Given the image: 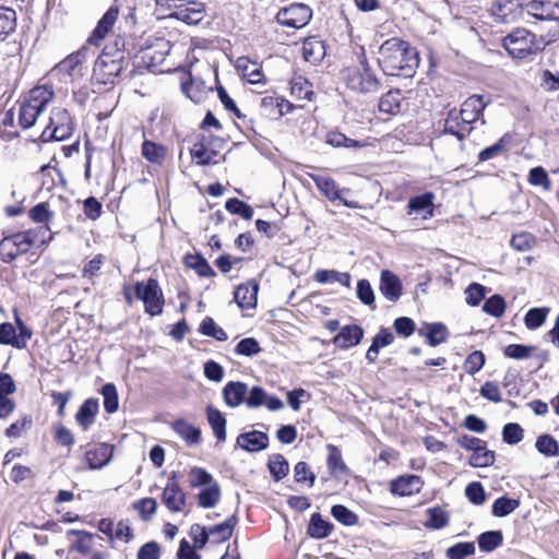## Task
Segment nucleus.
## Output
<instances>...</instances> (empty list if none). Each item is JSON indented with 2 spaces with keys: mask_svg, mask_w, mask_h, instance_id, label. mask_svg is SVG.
<instances>
[{
  "mask_svg": "<svg viewBox=\"0 0 559 559\" xmlns=\"http://www.w3.org/2000/svg\"><path fill=\"white\" fill-rule=\"evenodd\" d=\"M378 63L386 75L411 78L419 59L417 51L407 41L393 37L380 46Z\"/></svg>",
  "mask_w": 559,
  "mask_h": 559,
  "instance_id": "1",
  "label": "nucleus"
},
{
  "mask_svg": "<svg viewBox=\"0 0 559 559\" xmlns=\"http://www.w3.org/2000/svg\"><path fill=\"white\" fill-rule=\"evenodd\" d=\"M123 40L117 38L115 47L106 46L93 68L94 78L102 84L112 83L123 69L124 56L121 50Z\"/></svg>",
  "mask_w": 559,
  "mask_h": 559,
  "instance_id": "2",
  "label": "nucleus"
},
{
  "mask_svg": "<svg viewBox=\"0 0 559 559\" xmlns=\"http://www.w3.org/2000/svg\"><path fill=\"white\" fill-rule=\"evenodd\" d=\"M53 91L48 86H36L31 90L28 97L22 103L19 122L23 129L32 128L38 116L53 98Z\"/></svg>",
  "mask_w": 559,
  "mask_h": 559,
  "instance_id": "3",
  "label": "nucleus"
},
{
  "mask_svg": "<svg viewBox=\"0 0 559 559\" xmlns=\"http://www.w3.org/2000/svg\"><path fill=\"white\" fill-rule=\"evenodd\" d=\"M503 47L512 58L524 59L543 49L536 35L525 28H516L503 38Z\"/></svg>",
  "mask_w": 559,
  "mask_h": 559,
  "instance_id": "4",
  "label": "nucleus"
},
{
  "mask_svg": "<svg viewBox=\"0 0 559 559\" xmlns=\"http://www.w3.org/2000/svg\"><path fill=\"white\" fill-rule=\"evenodd\" d=\"M35 243V231L26 230L4 237L0 241V259L12 262L19 255L26 253Z\"/></svg>",
  "mask_w": 559,
  "mask_h": 559,
  "instance_id": "5",
  "label": "nucleus"
},
{
  "mask_svg": "<svg viewBox=\"0 0 559 559\" xmlns=\"http://www.w3.org/2000/svg\"><path fill=\"white\" fill-rule=\"evenodd\" d=\"M361 69H347L345 81L347 86L360 93H376L380 82L367 64L366 59L361 61Z\"/></svg>",
  "mask_w": 559,
  "mask_h": 559,
  "instance_id": "6",
  "label": "nucleus"
},
{
  "mask_svg": "<svg viewBox=\"0 0 559 559\" xmlns=\"http://www.w3.org/2000/svg\"><path fill=\"white\" fill-rule=\"evenodd\" d=\"M72 119L67 109L57 107L51 110L49 123L43 131L44 139L63 141L71 136Z\"/></svg>",
  "mask_w": 559,
  "mask_h": 559,
  "instance_id": "7",
  "label": "nucleus"
},
{
  "mask_svg": "<svg viewBox=\"0 0 559 559\" xmlns=\"http://www.w3.org/2000/svg\"><path fill=\"white\" fill-rule=\"evenodd\" d=\"M135 295L144 304L145 311L151 316H156L163 311V294L158 282L150 278L147 282H138L134 286Z\"/></svg>",
  "mask_w": 559,
  "mask_h": 559,
  "instance_id": "8",
  "label": "nucleus"
},
{
  "mask_svg": "<svg viewBox=\"0 0 559 559\" xmlns=\"http://www.w3.org/2000/svg\"><path fill=\"white\" fill-rule=\"evenodd\" d=\"M312 17V10L304 3H293L282 8L276 14V21L290 28L305 27Z\"/></svg>",
  "mask_w": 559,
  "mask_h": 559,
  "instance_id": "9",
  "label": "nucleus"
},
{
  "mask_svg": "<svg viewBox=\"0 0 559 559\" xmlns=\"http://www.w3.org/2000/svg\"><path fill=\"white\" fill-rule=\"evenodd\" d=\"M174 12L170 14L171 17L182 21L189 25H195L200 23L204 17V5L198 1H186V0H173Z\"/></svg>",
  "mask_w": 559,
  "mask_h": 559,
  "instance_id": "10",
  "label": "nucleus"
},
{
  "mask_svg": "<svg viewBox=\"0 0 559 559\" xmlns=\"http://www.w3.org/2000/svg\"><path fill=\"white\" fill-rule=\"evenodd\" d=\"M119 16V8L111 5L97 22L96 27L87 38L88 45L99 46L107 35L112 33Z\"/></svg>",
  "mask_w": 559,
  "mask_h": 559,
  "instance_id": "11",
  "label": "nucleus"
},
{
  "mask_svg": "<svg viewBox=\"0 0 559 559\" xmlns=\"http://www.w3.org/2000/svg\"><path fill=\"white\" fill-rule=\"evenodd\" d=\"M490 103L489 97H485L484 95H472L467 99H465L461 106V109L457 110L460 114L461 120L467 123L469 127L472 123L477 121L485 108Z\"/></svg>",
  "mask_w": 559,
  "mask_h": 559,
  "instance_id": "12",
  "label": "nucleus"
},
{
  "mask_svg": "<svg viewBox=\"0 0 559 559\" xmlns=\"http://www.w3.org/2000/svg\"><path fill=\"white\" fill-rule=\"evenodd\" d=\"M316 187L323 193L330 201H341L345 206L355 209L357 204L353 201L346 200L343 195L348 193V189H338L336 182L330 177L312 176Z\"/></svg>",
  "mask_w": 559,
  "mask_h": 559,
  "instance_id": "13",
  "label": "nucleus"
},
{
  "mask_svg": "<svg viewBox=\"0 0 559 559\" xmlns=\"http://www.w3.org/2000/svg\"><path fill=\"white\" fill-rule=\"evenodd\" d=\"M527 10L537 20L555 21L559 19L558 0H533L527 4Z\"/></svg>",
  "mask_w": 559,
  "mask_h": 559,
  "instance_id": "14",
  "label": "nucleus"
},
{
  "mask_svg": "<svg viewBox=\"0 0 559 559\" xmlns=\"http://www.w3.org/2000/svg\"><path fill=\"white\" fill-rule=\"evenodd\" d=\"M521 12L520 0H497L491 5V14L496 21L511 23L516 20Z\"/></svg>",
  "mask_w": 559,
  "mask_h": 559,
  "instance_id": "15",
  "label": "nucleus"
},
{
  "mask_svg": "<svg viewBox=\"0 0 559 559\" xmlns=\"http://www.w3.org/2000/svg\"><path fill=\"white\" fill-rule=\"evenodd\" d=\"M473 127H469L461 120L457 109L453 108L448 111L444 120L443 133L454 135L461 143L471 134Z\"/></svg>",
  "mask_w": 559,
  "mask_h": 559,
  "instance_id": "16",
  "label": "nucleus"
},
{
  "mask_svg": "<svg viewBox=\"0 0 559 559\" xmlns=\"http://www.w3.org/2000/svg\"><path fill=\"white\" fill-rule=\"evenodd\" d=\"M380 293L391 302H396L402 295V283L397 275L383 270L380 276Z\"/></svg>",
  "mask_w": 559,
  "mask_h": 559,
  "instance_id": "17",
  "label": "nucleus"
},
{
  "mask_svg": "<svg viewBox=\"0 0 559 559\" xmlns=\"http://www.w3.org/2000/svg\"><path fill=\"white\" fill-rule=\"evenodd\" d=\"M259 284L255 281H249L239 285L235 293L234 299L240 309H251L257 306Z\"/></svg>",
  "mask_w": 559,
  "mask_h": 559,
  "instance_id": "18",
  "label": "nucleus"
},
{
  "mask_svg": "<svg viewBox=\"0 0 559 559\" xmlns=\"http://www.w3.org/2000/svg\"><path fill=\"white\" fill-rule=\"evenodd\" d=\"M421 478L417 475H403L391 481V492L397 496H411L420 491Z\"/></svg>",
  "mask_w": 559,
  "mask_h": 559,
  "instance_id": "19",
  "label": "nucleus"
},
{
  "mask_svg": "<svg viewBox=\"0 0 559 559\" xmlns=\"http://www.w3.org/2000/svg\"><path fill=\"white\" fill-rule=\"evenodd\" d=\"M237 445L248 452L262 451L269 447V437L258 430L243 432L237 437Z\"/></svg>",
  "mask_w": 559,
  "mask_h": 559,
  "instance_id": "20",
  "label": "nucleus"
},
{
  "mask_svg": "<svg viewBox=\"0 0 559 559\" xmlns=\"http://www.w3.org/2000/svg\"><path fill=\"white\" fill-rule=\"evenodd\" d=\"M162 500L170 511L180 512L186 504V493L176 481L169 480L163 490Z\"/></svg>",
  "mask_w": 559,
  "mask_h": 559,
  "instance_id": "21",
  "label": "nucleus"
},
{
  "mask_svg": "<svg viewBox=\"0 0 559 559\" xmlns=\"http://www.w3.org/2000/svg\"><path fill=\"white\" fill-rule=\"evenodd\" d=\"M114 453V448L107 443H102L94 449L86 451L85 461L91 469H97L106 466Z\"/></svg>",
  "mask_w": 559,
  "mask_h": 559,
  "instance_id": "22",
  "label": "nucleus"
},
{
  "mask_svg": "<svg viewBox=\"0 0 559 559\" xmlns=\"http://www.w3.org/2000/svg\"><path fill=\"white\" fill-rule=\"evenodd\" d=\"M248 386L243 382H228L223 389L225 403L230 407H237L246 402Z\"/></svg>",
  "mask_w": 559,
  "mask_h": 559,
  "instance_id": "23",
  "label": "nucleus"
},
{
  "mask_svg": "<svg viewBox=\"0 0 559 559\" xmlns=\"http://www.w3.org/2000/svg\"><path fill=\"white\" fill-rule=\"evenodd\" d=\"M364 335L362 329L358 325H346L334 337L333 343L340 348H348L357 345Z\"/></svg>",
  "mask_w": 559,
  "mask_h": 559,
  "instance_id": "24",
  "label": "nucleus"
},
{
  "mask_svg": "<svg viewBox=\"0 0 559 559\" xmlns=\"http://www.w3.org/2000/svg\"><path fill=\"white\" fill-rule=\"evenodd\" d=\"M419 335L427 338L430 346H437L448 340L449 331L443 323H428L418 331Z\"/></svg>",
  "mask_w": 559,
  "mask_h": 559,
  "instance_id": "25",
  "label": "nucleus"
},
{
  "mask_svg": "<svg viewBox=\"0 0 559 559\" xmlns=\"http://www.w3.org/2000/svg\"><path fill=\"white\" fill-rule=\"evenodd\" d=\"M98 407V401L95 399H88L81 405L75 415V419L83 430H87L95 421Z\"/></svg>",
  "mask_w": 559,
  "mask_h": 559,
  "instance_id": "26",
  "label": "nucleus"
},
{
  "mask_svg": "<svg viewBox=\"0 0 559 559\" xmlns=\"http://www.w3.org/2000/svg\"><path fill=\"white\" fill-rule=\"evenodd\" d=\"M302 56L308 62L317 63L325 56V45L317 37H309L302 44Z\"/></svg>",
  "mask_w": 559,
  "mask_h": 559,
  "instance_id": "27",
  "label": "nucleus"
},
{
  "mask_svg": "<svg viewBox=\"0 0 559 559\" xmlns=\"http://www.w3.org/2000/svg\"><path fill=\"white\" fill-rule=\"evenodd\" d=\"M171 427L190 445L198 444L201 441V430L183 419L176 420Z\"/></svg>",
  "mask_w": 559,
  "mask_h": 559,
  "instance_id": "28",
  "label": "nucleus"
},
{
  "mask_svg": "<svg viewBox=\"0 0 559 559\" xmlns=\"http://www.w3.org/2000/svg\"><path fill=\"white\" fill-rule=\"evenodd\" d=\"M207 421L218 441L226 440V419L224 415L213 406L206 408Z\"/></svg>",
  "mask_w": 559,
  "mask_h": 559,
  "instance_id": "29",
  "label": "nucleus"
},
{
  "mask_svg": "<svg viewBox=\"0 0 559 559\" xmlns=\"http://www.w3.org/2000/svg\"><path fill=\"white\" fill-rule=\"evenodd\" d=\"M68 535H75L78 539L70 546V551H78L82 555H88L93 549L94 535L84 530H70Z\"/></svg>",
  "mask_w": 559,
  "mask_h": 559,
  "instance_id": "30",
  "label": "nucleus"
},
{
  "mask_svg": "<svg viewBox=\"0 0 559 559\" xmlns=\"http://www.w3.org/2000/svg\"><path fill=\"white\" fill-rule=\"evenodd\" d=\"M329 455H328V468L333 476L346 475L348 473V468L343 461L342 453L337 447L333 444H329L326 447Z\"/></svg>",
  "mask_w": 559,
  "mask_h": 559,
  "instance_id": "31",
  "label": "nucleus"
},
{
  "mask_svg": "<svg viewBox=\"0 0 559 559\" xmlns=\"http://www.w3.org/2000/svg\"><path fill=\"white\" fill-rule=\"evenodd\" d=\"M219 499L221 487L215 480L198 493L199 506L204 509L214 508Z\"/></svg>",
  "mask_w": 559,
  "mask_h": 559,
  "instance_id": "32",
  "label": "nucleus"
},
{
  "mask_svg": "<svg viewBox=\"0 0 559 559\" xmlns=\"http://www.w3.org/2000/svg\"><path fill=\"white\" fill-rule=\"evenodd\" d=\"M236 524L237 519L235 515H231L225 522L211 527L209 534L213 537V543L219 544L229 539Z\"/></svg>",
  "mask_w": 559,
  "mask_h": 559,
  "instance_id": "33",
  "label": "nucleus"
},
{
  "mask_svg": "<svg viewBox=\"0 0 559 559\" xmlns=\"http://www.w3.org/2000/svg\"><path fill=\"white\" fill-rule=\"evenodd\" d=\"M403 97L399 90L384 94L379 102V110L389 115H396L401 110Z\"/></svg>",
  "mask_w": 559,
  "mask_h": 559,
  "instance_id": "34",
  "label": "nucleus"
},
{
  "mask_svg": "<svg viewBox=\"0 0 559 559\" xmlns=\"http://www.w3.org/2000/svg\"><path fill=\"white\" fill-rule=\"evenodd\" d=\"M333 530V525L324 521L320 513H313L308 526V534L313 538H325Z\"/></svg>",
  "mask_w": 559,
  "mask_h": 559,
  "instance_id": "35",
  "label": "nucleus"
},
{
  "mask_svg": "<svg viewBox=\"0 0 559 559\" xmlns=\"http://www.w3.org/2000/svg\"><path fill=\"white\" fill-rule=\"evenodd\" d=\"M185 263L202 277H212L215 275V271L201 254H187Z\"/></svg>",
  "mask_w": 559,
  "mask_h": 559,
  "instance_id": "36",
  "label": "nucleus"
},
{
  "mask_svg": "<svg viewBox=\"0 0 559 559\" xmlns=\"http://www.w3.org/2000/svg\"><path fill=\"white\" fill-rule=\"evenodd\" d=\"M314 280L318 283L338 282L345 287L350 286V275L347 272H337L334 270H319L314 273Z\"/></svg>",
  "mask_w": 559,
  "mask_h": 559,
  "instance_id": "37",
  "label": "nucleus"
},
{
  "mask_svg": "<svg viewBox=\"0 0 559 559\" xmlns=\"http://www.w3.org/2000/svg\"><path fill=\"white\" fill-rule=\"evenodd\" d=\"M167 154V148L152 141H144L142 144V155L153 164H162Z\"/></svg>",
  "mask_w": 559,
  "mask_h": 559,
  "instance_id": "38",
  "label": "nucleus"
},
{
  "mask_svg": "<svg viewBox=\"0 0 559 559\" xmlns=\"http://www.w3.org/2000/svg\"><path fill=\"white\" fill-rule=\"evenodd\" d=\"M428 520L425 522V526L431 530H441L449 524V514L440 507L429 508L426 511Z\"/></svg>",
  "mask_w": 559,
  "mask_h": 559,
  "instance_id": "39",
  "label": "nucleus"
},
{
  "mask_svg": "<svg viewBox=\"0 0 559 559\" xmlns=\"http://www.w3.org/2000/svg\"><path fill=\"white\" fill-rule=\"evenodd\" d=\"M477 542L481 551L491 552L502 544L503 536L500 531H488L481 533L478 536Z\"/></svg>",
  "mask_w": 559,
  "mask_h": 559,
  "instance_id": "40",
  "label": "nucleus"
},
{
  "mask_svg": "<svg viewBox=\"0 0 559 559\" xmlns=\"http://www.w3.org/2000/svg\"><path fill=\"white\" fill-rule=\"evenodd\" d=\"M520 507L519 499H511L506 496L498 498L492 504V514L497 518H503L511 514Z\"/></svg>",
  "mask_w": 559,
  "mask_h": 559,
  "instance_id": "41",
  "label": "nucleus"
},
{
  "mask_svg": "<svg viewBox=\"0 0 559 559\" xmlns=\"http://www.w3.org/2000/svg\"><path fill=\"white\" fill-rule=\"evenodd\" d=\"M267 466L276 481L283 479L289 472L288 462L282 454H273L269 460Z\"/></svg>",
  "mask_w": 559,
  "mask_h": 559,
  "instance_id": "42",
  "label": "nucleus"
},
{
  "mask_svg": "<svg viewBox=\"0 0 559 559\" xmlns=\"http://www.w3.org/2000/svg\"><path fill=\"white\" fill-rule=\"evenodd\" d=\"M16 13L9 8L0 7V39L8 36L15 29Z\"/></svg>",
  "mask_w": 559,
  "mask_h": 559,
  "instance_id": "43",
  "label": "nucleus"
},
{
  "mask_svg": "<svg viewBox=\"0 0 559 559\" xmlns=\"http://www.w3.org/2000/svg\"><path fill=\"white\" fill-rule=\"evenodd\" d=\"M535 447L537 451L545 456H557L559 454L558 442L550 435L539 436L536 440Z\"/></svg>",
  "mask_w": 559,
  "mask_h": 559,
  "instance_id": "44",
  "label": "nucleus"
},
{
  "mask_svg": "<svg viewBox=\"0 0 559 559\" xmlns=\"http://www.w3.org/2000/svg\"><path fill=\"white\" fill-rule=\"evenodd\" d=\"M102 395L104 397V408L108 414H112L118 411L119 401L118 392L112 383H106L102 388Z\"/></svg>",
  "mask_w": 559,
  "mask_h": 559,
  "instance_id": "45",
  "label": "nucleus"
},
{
  "mask_svg": "<svg viewBox=\"0 0 559 559\" xmlns=\"http://www.w3.org/2000/svg\"><path fill=\"white\" fill-rule=\"evenodd\" d=\"M475 554V545L472 542L457 543L447 549L448 559H465Z\"/></svg>",
  "mask_w": 559,
  "mask_h": 559,
  "instance_id": "46",
  "label": "nucleus"
},
{
  "mask_svg": "<svg viewBox=\"0 0 559 559\" xmlns=\"http://www.w3.org/2000/svg\"><path fill=\"white\" fill-rule=\"evenodd\" d=\"M495 463V452L488 450L485 445L475 451L469 457V464L473 467H487Z\"/></svg>",
  "mask_w": 559,
  "mask_h": 559,
  "instance_id": "47",
  "label": "nucleus"
},
{
  "mask_svg": "<svg viewBox=\"0 0 559 559\" xmlns=\"http://www.w3.org/2000/svg\"><path fill=\"white\" fill-rule=\"evenodd\" d=\"M312 85L302 76L295 78L292 81L290 92L292 95L299 99H311L313 95Z\"/></svg>",
  "mask_w": 559,
  "mask_h": 559,
  "instance_id": "48",
  "label": "nucleus"
},
{
  "mask_svg": "<svg viewBox=\"0 0 559 559\" xmlns=\"http://www.w3.org/2000/svg\"><path fill=\"white\" fill-rule=\"evenodd\" d=\"M547 308H532L530 309L524 318V322L527 329L535 330L542 326L547 318Z\"/></svg>",
  "mask_w": 559,
  "mask_h": 559,
  "instance_id": "49",
  "label": "nucleus"
},
{
  "mask_svg": "<svg viewBox=\"0 0 559 559\" xmlns=\"http://www.w3.org/2000/svg\"><path fill=\"white\" fill-rule=\"evenodd\" d=\"M326 143L333 147L359 148L364 146L360 142L349 139L340 132H329L326 134Z\"/></svg>",
  "mask_w": 559,
  "mask_h": 559,
  "instance_id": "50",
  "label": "nucleus"
},
{
  "mask_svg": "<svg viewBox=\"0 0 559 559\" xmlns=\"http://www.w3.org/2000/svg\"><path fill=\"white\" fill-rule=\"evenodd\" d=\"M200 332L206 336H211L221 342L227 340V333L221 326H218L215 323V321L210 317H206L202 321Z\"/></svg>",
  "mask_w": 559,
  "mask_h": 559,
  "instance_id": "51",
  "label": "nucleus"
},
{
  "mask_svg": "<svg viewBox=\"0 0 559 559\" xmlns=\"http://www.w3.org/2000/svg\"><path fill=\"white\" fill-rule=\"evenodd\" d=\"M226 210L231 214L240 215L245 219H251L253 216V209L243 201L233 198L225 204Z\"/></svg>",
  "mask_w": 559,
  "mask_h": 559,
  "instance_id": "52",
  "label": "nucleus"
},
{
  "mask_svg": "<svg viewBox=\"0 0 559 559\" xmlns=\"http://www.w3.org/2000/svg\"><path fill=\"white\" fill-rule=\"evenodd\" d=\"M331 514L336 521L347 526L355 525L358 521V516L343 504L333 506Z\"/></svg>",
  "mask_w": 559,
  "mask_h": 559,
  "instance_id": "53",
  "label": "nucleus"
},
{
  "mask_svg": "<svg viewBox=\"0 0 559 559\" xmlns=\"http://www.w3.org/2000/svg\"><path fill=\"white\" fill-rule=\"evenodd\" d=\"M262 350L259 342L253 337L242 338L235 347V353L240 356L251 357Z\"/></svg>",
  "mask_w": 559,
  "mask_h": 559,
  "instance_id": "54",
  "label": "nucleus"
},
{
  "mask_svg": "<svg viewBox=\"0 0 559 559\" xmlns=\"http://www.w3.org/2000/svg\"><path fill=\"white\" fill-rule=\"evenodd\" d=\"M189 484L192 488L207 486L214 481L213 476L202 467H193L189 473Z\"/></svg>",
  "mask_w": 559,
  "mask_h": 559,
  "instance_id": "55",
  "label": "nucleus"
},
{
  "mask_svg": "<svg viewBox=\"0 0 559 559\" xmlns=\"http://www.w3.org/2000/svg\"><path fill=\"white\" fill-rule=\"evenodd\" d=\"M483 311L492 317L500 318L506 311V301L500 295H493L485 301Z\"/></svg>",
  "mask_w": 559,
  "mask_h": 559,
  "instance_id": "56",
  "label": "nucleus"
},
{
  "mask_svg": "<svg viewBox=\"0 0 559 559\" xmlns=\"http://www.w3.org/2000/svg\"><path fill=\"white\" fill-rule=\"evenodd\" d=\"M534 346L528 345H522V344H510L503 349V354L508 358L512 359H526L532 356V353L534 352Z\"/></svg>",
  "mask_w": 559,
  "mask_h": 559,
  "instance_id": "57",
  "label": "nucleus"
},
{
  "mask_svg": "<svg viewBox=\"0 0 559 559\" xmlns=\"http://www.w3.org/2000/svg\"><path fill=\"white\" fill-rule=\"evenodd\" d=\"M524 431L519 424L509 423L502 429V439L508 444H518L522 441Z\"/></svg>",
  "mask_w": 559,
  "mask_h": 559,
  "instance_id": "58",
  "label": "nucleus"
},
{
  "mask_svg": "<svg viewBox=\"0 0 559 559\" xmlns=\"http://www.w3.org/2000/svg\"><path fill=\"white\" fill-rule=\"evenodd\" d=\"M86 49L83 48L79 50L75 53H72L68 56L64 60H62L59 63L60 71L66 72L67 74L71 75L75 71V69L79 67V64L82 63L83 59L85 58Z\"/></svg>",
  "mask_w": 559,
  "mask_h": 559,
  "instance_id": "59",
  "label": "nucleus"
},
{
  "mask_svg": "<svg viewBox=\"0 0 559 559\" xmlns=\"http://www.w3.org/2000/svg\"><path fill=\"white\" fill-rule=\"evenodd\" d=\"M215 155L216 153L214 151H209L203 143L194 144L193 148L191 150V156L197 160V164L199 165H210L215 163L213 160Z\"/></svg>",
  "mask_w": 559,
  "mask_h": 559,
  "instance_id": "60",
  "label": "nucleus"
},
{
  "mask_svg": "<svg viewBox=\"0 0 559 559\" xmlns=\"http://www.w3.org/2000/svg\"><path fill=\"white\" fill-rule=\"evenodd\" d=\"M485 295L486 287L478 283H472L465 289V300L471 306L479 305Z\"/></svg>",
  "mask_w": 559,
  "mask_h": 559,
  "instance_id": "61",
  "label": "nucleus"
},
{
  "mask_svg": "<svg viewBox=\"0 0 559 559\" xmlns=\"http://www.w3.org/2000/svg\"><path fill=\"white\" fill-rule=\"evenodd\" d=\"M528 182L533 186H542L545 190H550L551 181L546 170L538 166L530 170Z\"/></svg>",
  "mask_w": 559,
  "mask_h": 559,
  "instance_id": "62",
  "label": "nucleus"
},
{
  "mask_svg": "<svg viewBox=\"0 0 559 559\" xmlns=\"http://www.w3.org/2000/svg\"><path fill=\"white\" fill-rule=\"evenodd\" d=\"M465 495L467 499L476 506L483 504L486 500V492L484 487L480 483L477 481L471 483L466 486Z\"/></svg>",
  "mask_w": 559,
  "mask_h": 559,
  "instance_id": "63",
  "label": "nucleus"
},
{
  "mask_svg": "<svg viewBox=\"0 0 559 559\" xmlns=\"http://www.w3.org/2000/svg\"><path fill=\"white\" fill-rule=\"evenodd\" d=\"M484 364V354L480 350H475L467 356L464 362V369L467 373L475 374L483 368Z\"/></svg>",
  "mask_w": 559,
  "mask_h": 559,
  "instance_id": "64",
  "label": "nucleus"
}]
</instances>
